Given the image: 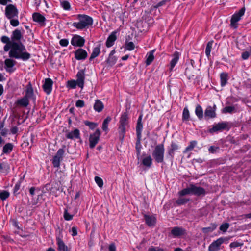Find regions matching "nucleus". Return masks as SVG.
Masks as SVG:
<instances>
[{"mask_svg": "<svg viewBox=\"0 0 251 251\" xmlns=\"http://www.w3.org/2000/svg\"><path fill=\"white\" fill-rule=\"evenodd\" d=\"M22 37L21 32L18 29L14 30L12 33V40H19Z\"/></svg>", "mask_w": 251, "mask_h": 251, "instance_id": "36", "label": "nucleus"}, {"mask_svg": "<svg viewBox=\"0 0 251 251\" xmlns=\"http://www.w3.org/2000/svg\"><path fill=\"white\" fill-rule=\"evenodd\" d=\"M250 54H251V47H250L249 51H246L242 53V57L244 60L247 59L249 58Z\"/></svg>", "mask_w": 251, "mask_h": 251, "instance_id": "50", "label": "nucleus"}, {"mask_svg": "<svg viewBox=\"0 0 251 251\" xmlns=\"http://www.w3.org/2000/svg\"><path fill=\"white\" fill-rule=\"evenodd\" d=\"M117 31H113L108 37L105 43L106 46L108 48L111 47L114 45V43L117 39Z\"/></svg>", "mask_w": 251, "mask_h": 251, "instance_id": "16", "label": "nucleus"}, {"mask_svg": "<svg viewBox=\"0 0 251 251\" xmlns=\"http://www.w3.org/2000/svg\"><path fill=\"white\" fill-rule=\"evenodd\" d=\"M16 104L22 107H26L29 104V100L24 96L17 100Z\"/></svg>", "mask_w": 251, "mask_h": 251, "instance_id": "28", "label": "nucleus"}, {"mask_svg": "<svg viewBox=\"0 0 251 251\" xmlns=\"http://www.w3.org/2000/svg\"><path fill=\"white\" fill-rule=\"evenodd\" d=\"M68 139L75 140L80 138V132L78 129H75L73 131L68 132L66 135Z\"/></svg>", "mask_w": 251, "mask_h": 251, "instance_id": "18", "label": "nucleus"}, {"mask_svg": "<svg viewBox=\"0 0 251 251\" xmlns=\"http://www.w3.org/2000/svg\"><path fill=\"white\" fill-rule=\"evenodd\" d=\"M216 228V226H214L213 227H204L202 228V231L204 233H208L213 231Z\"/></svg>", "mask_w": 251, "mask_h": 251, "instance_id": "55", "label": "nucleus"}, {"mask_svg": "<svg viewBox=\"0 0 251 251\" xmlns=\"http://www.w3.org/2000/svg\"><path fill=\"white\" fill-rule=\"evenodd\" d=\"M226 126V123H218V124L214 126L212 128L210 129L209 131L210 132H216L225 129Z\"/></svg>", "mask_w": 251, "mask_h": 251, "instance_id": "25", "label": "nucleus"}, {"mask_svg": "<svg viewBox=\"0 0 251 251\" xmlns=\"http://www.w3.org/2000/svg\"><path fill=\"white\" fill-rule=\"evenodd\" d=\"M75 57L77 60L85 59L87 57V53L82 49H78L75 52Z\"/></svg>", "mask_w": 251, "mask_h": 251, "instance_id": "13", "label": "nucleus"}, {"mask_svg": "<svg viewBox=\"0 0 251 251\" xmlns=\"http://www.w3.org/2000/svg\"><path fill=\"white\" fill-rule=\"evenodd\" d=\"M95 181L100 188H102L103 187V182L100 177L99 176H95Z\"/></svg>", "mask_w": 251, "mask_h": 251, "instance_id": "44", "label": "nucleus"}, {"mask_svg": "<svg viewBox=\"0 0 251 251\" xmlns=\"http://www.w3.org/2000/svg\"><path fill=\"white\" fill-rule=\"evenodd\" d=\"M53 85V81L50 78H46L45 80L44 83L43 85V88L44 91L47 94H50L52 91V87Z\"/></svg>", "mask_w": 251, "mask_h": 251, "instance_id": "11", "label": "nucleus"}, {"mask_svg": "<svg viewBox=\"0 0 251 251\" xmlns=\"http://www.w3.org/2000/svg\"><path fill=\"white\" fill-rule=\"evenodd\" d=\"M10 24L14 27L17 26L19 25V22L17 19H10Z\"/></svg>", "mask_w": 251, "mask_h": 251, "instance_id": "54", "label": "nucleus"}, {"mask_svg": "<svg viewBox=\"0 0 251 251\" xmlns=\"http://www.w3.org/2000/svg\"><path fill=\"white\" fill-rule=\"evenodd\" d=\"M155 50H153L149 52L146 55V64L147 65H149L153 61L154 59V53Z\"/></svg>", "mask_w": 251, "mask_h": 251, "instance_id": "27", "label": "nucleus"}, {"mask_svg": "<svg viewBox=\"0 0 251 251\" xmlns=\"http://www.w3.org/2000/svg\"><path fill=\"white\" fill-rule=\"evenodd\" d=\"M104 108V105L102 102L100 100H96L94 105V110L98 112H101Z\"/></svg>", "mask_w": 251, "mask_h": 251, "instance_id": "30", "label": "nucleus"}, {"mask_svg": "<svg viewBox=\"0 0 251 251\" xmlns=\"http://www.w3.org/2000/svg\"><path fill=\"white\" fill-rule=\"evenodd\" d=\"M152 158L150 156L145 157L142 160L143 164L148 167H150L152 164Z\"/></svg>", "mask_w": 251, "mask_h": 251, "instance_id": "33", "label": "nucleus"}, {"mask_svg": "<svg viewBox=\"0 0 251 251\" xmlns=\"http://www.w3.org/2000/svg\"><path fill=\"white\" fill-rule=\"evenodd\" d=\"M4 64L5 68L7 72L10 73L14 72L15 69L13 67L16 64V61L15 60L10 58H7L5 59Z\"/></svg>", "mask_w": 251, "mask_h": 251, "instance_id": "12", "label": "nucleus"}, {"mask_svg": "<svg viewBox=\"0 0 251 251\" xmlns=\"http://www.w3.org/2000/svg\"><path fill=\"white\" fill-rule=\"evenodd\" d=\"M164 151L165 149L163 144H159L155 146L152 155L157 163L163 162Z\"/></svg>", "mask_w": 251, "mask_h": 251, "instance_id": "3", "label": "nucleus"}, {"mask_svg": "<svg viewBox=\"0 0 251 251\" xmlns=\"http://www.w3.org/2000/svg\"><path fill=\"white\" fill-rule=\"evenodd\" d=\"M1 41L3 43H6V44H9V43H11L12 42H14V41H12V42L10 41L9 38L8 37L5 36H3L1 37Z\"/></svg>", "mask_w": 251, "mask_h": 251, "instance_id": "56", "label": "nucleus"}, {"mask_svg": "<svg viewBox=\"0 0 251 251\" xmlns=\"http://www.w3.org/2000/svg\"><path fill=\"white\" fill-rule=\"evenodd\" d=\"M85 43L84 39L78 35H74L71 41V44L76 47H82Z\"/></svg>", "mask_w": 251, "mask_h": 251, "instance_id": "8", "label": "nucleus"}, {"mask_svg": "<svg viewBox=\"0 0 251 251\" xmlns=\"http://www.w3.org/2000/svg\"><path fill=\"white\" fill-rule=\"evenodd\" d=\"M213 45V41H211L208 42L206 49H205V53L207 57H209L210 55L211 50L212 49V46Z\"/></svg>", "mask_w": 251, "mask_h": 251, "instance_id": "41", "label": "nucleus"}, {"mask_svg": "<svg viewBox=\"0 0 251 251\" xmlns=\"http://www.w3.org/2000/svg\"><path fill=\"white\" fill-rule=\"evenodd\" d=\"M185 233V230L179 227H176L173 228L171 230V234L174 237H179L184 235Z\"/></svg>", "mask_w": 251, "mask_h": 251, "instance_id": "20", "label": "nucleus"}, {"mask_svg": "<svg viewBox=\"0 0 251 251\" xmlns=\"http://www.w3.org/2000/svg\"><path fill=\"white\" fill-rule=\"evenodd\" d=\"M32 18L34 22L41 25L44 24L45 21V17L39 13H34L32 15Z\"/></svg>", "mask_w": 251, "mask_h": 251, "instance_id": "22", "label": "nucleus"}, {"mask_svg": "<svg viewBox=\"0 0 251 251\" xmlns=\"http://www.w3.org/2000/svg\"><path fill=\"white\" fill-rule=\"evenodd\" d=\"M61 5L66 10H68L70 9V4L68 1H61Z\"/></svg>", "mask_w": 251, "mask_h": 251, "instance_id": "47", "label": "nucleus"}, {"mask_svg": "<svg viewBox=\"0 0 251 251\" xmlns=\"http://www.w3.org/2000/svg\"><path fill=\"white\" fill-rule=\"evenodd\" d=\"M100 53V47H96L93 50L92 53L91 55L90 59H93L97 57Z\"/></svg>", "mask_w": 251, "mask_h": 251, "instance_id": "38", "label": "nucleus"}, {"mask_svg": "<svg viewBox=\"0 0 251 251\" xmlns=\"http://www.w3.org/2000/svg\"><path fill=\"white\" fill-rule=\"evenodd\" d=\"M189 201V199L179 198L177 201L176 203L178 204H183Z\"/></svg>", "mask_w": 251, "mask_h": 251, "instance_id": "51", "label": "nucleus"}, {"mask_svg": "<svg viewBox=\"0 0 251 251\" xmlns=\"http://www.w3.org/2000/svg\"><path fill=\"white\" fill-rule=\"evenodd\" d=\"M234 110V107L232 106H226L225 107L223 110V113H231Z\"/></svg>", "mask_w": 251, "mask_h": 251, "instance_id": "53", "label": "nucleus"}, {"mask_svg": "<svg viewBox=\"0 0 251 251\" xmlns=\"http://www.w3.org/2000/svg\"><path fill=\"white\" fill-rule=\"evenodd\" d=\"M84 124L85 125L88 126L91 129H94L98 126V124L97 123L90 122L88 121H84Z\"/></svg>", "mask_w": 251, "mask_h": 251, "instance_id": "43", "label": "nucleus"}, {"mask_svg": "<svg viewBox=\"0 0 251 251\" xmlns=\"http://www.w3.org/2000/svg\"><path fill=\"white\" fill-rule=\"evenodd\" d=\"M148 251H164L162 248L159 247H151L148 249Z\"/></svg>", "mask_w": 251, "mask_h": 251, "instance_id": "60", "label": "nucleus"}, {"mask_svg": "<svg viewBox=\"0 0 251 251\" xmlns=\"http://www.w3.org/2000/svg\"><path fill=\"white\" fill-rule=\"evenodd\" d=\"M77 86L82 89L84 85V73L83 71H79L76 75Z\"/></svg>", "mask_w": 251, "mask_h": 251, "instance_id": "15", "label": "nucleus"}, {"mask_svg": "<svg viewBox=\"0 0 251 251\" xmlns=\"http://www.w3.org/2000/svg\"><path fill=\"white\" fill-rule=\"evenodd\" d=\"M109 251H116V246L114 244H111L109 246Z\"/></svg>", "mask_w": 251, "mask_h": 251, "instance_id": "63", "label": "nucleus"}, {"mask_svg": "<svg viewBox=\"0 0 251 251\" xmlns=\"http://www.w3.org/2000/svg\"><path fill=\"white\" fill-rule=\"evenodd\" d=\"M245 11V8H242L238 12L235 13L232 16L230 20V25L232 28H237L238 27V22L240 20L241 17L244 15Z\"/></svg>", "mask_w": 251, "mask_h": 251, "instance_id": "4", "label": "nucleus"}, {"mask_svg": "<svg viewBox=\"0 0 251 251\" xmlns=\"http://www.w3.org/2000/svg\"><path fill=\"white\" fill-rule=\"evenodd\" d=\"M75 17L77 21L73 23L72 26L78 30L88 28L93 23L92 18L88 15L78 14Z\"/></svg>", "mask_w": 251, "mask_h": 251, "instance_id": "2", "label": "nucleus"}, {"mask_svg": "<svg viewBox=\"0 0 251 251\" xmlns=\"http://www.w3.org/2000/svg\"><path fill=\"white\" fill-rule=\"evenodd\" d=\"M10 165L7 163H0V172L6 175L10 170Z\"/></svg>", "mask_w": 251, "mask_h": 251, "instance_id": "29", "label": "nucleus"}, {"mask_svg": "<svg viewBox=\"0 0 251 251\" xmlns=\"http://www.w3.org/2000/svg\"><path fill=\"white\" fill-rule=\"evenodd\" d=\"M128 119V117L127 113H124L122 115L120 121L121 126L119 128L121 129L123 132H125V127L127 124Z\"/></svg>", "mask_w": 251, "mask_h": 251, "instance_id": "19", "label": "nucleus"}, {"mask_svg": "<svg viewBox=\"0 0 251 251\" xmlns=\"http://www.w3.org/2000/svg\"><path fill=\"white\" fill-rule=\"evenodd\" d=\"M180 54L177 51H175L172 55H171V60L170 62L169 65V70L170 71H172L174 67L177 63Z\"/></svg>", "mask_w": 251, "mask_h": 251, "instance_id": "9", "label": "nucleus"}, {"mask_svg": "<svg viewBox=\"0 0 251 251\" xmlns=\"http://www.w3.org/2000/svg\"><path fill=\"white\" fill-rule=\"evenodd\" d=\"M75 105L77 107H83L84 106V102L82 100H78L76 102Z\"/></svg>", "mask_w": 251, "mask_h": 251, "instance_id": "61", "label": "nucleus"}, {"mask_svg": "<svg viewBox=\"0 0 251 251\" xmlns=\"http://www.w3.org/2000/svg\"><path fill=\"white\" fill-rule=\"evenodd\" d=\"M28 100L31 99L35 100V98L34 96L33 90L31 84L29 83L27 86L26 90L25 95V96Z\"/></svg>", "mask_w": 251, "mask_h": 251, "instance_id": "21", "label": "nucleus"}, {"mask_svg": "<svg viewBox=\"0 0 251 251\" xmlns=\"http://www.w3.org/2000/svg\"><path fill=\"white\" fill-rule=\"evenodd\" d=\"M71 232H72L71 234L73 236H76L77 234V228L75 227H73L71 229Z\"/></svg>", "mask_w": 251, "mask_h": 251, "instance_id": "62", "label": "nucleus"}, {"mask_svg": "<svg viewBox=\"0 0 251 251\" xmlns=\"http://www.w3.org/2000/svg\"><path fill=\"white\" fill-rule=\"evenodd\" d=\"M178 194L180 197H182L186 195L192 194V185L179 191Z\"/></svg>", "mask_w": 251, "mask_h": 251, "instance_id": "31", "label": "nucleus"}, {"mask_svg": "<svg viewBox=\"0 0 251 251\" xmlns=\"http://www.w3.org/2000/svg\"><path fill=\"white\" fill-rule=\"evenodd\" d=\"M12 148L13 146L12 145V144L10 143L7 144L4 146L3 149V151L4 153H8L12 151Z\"/></svg>", "mask_w": 251, "mask_h": 251, "instance_id": "42", "label": "nucleus"}, {"mask_svg": "<svg viewBox=\"0 0 251 251\" xmlns=\"http://www.w3.org/2000/svg\"><path fill=\"white\" fill-rule=\"evenodd\" d=\"M77 86V82L75 80H69L67 82L66 86L70 89H75Z\"/></svg>", "mask_w": 251, "mask_h": 251, "instance_id": "37", "label": "nucleus"}, {"mask_svg": "<svg viewBox=\"0 0 251 251\" xmlns=\"http://www.w3.org/2000/svg\"><path fill=\"white\" fill-rule=\"evenodd\" d=\"M229 226V225L228 223H224L221 225L220 227V230L223 232H226Z\"/></svg>", "mask_w": 251, "mask_h": 251, "instance_id": "52", "label": "nucleus"}, {"mask_svg": "<svg viewBox=\"0 0 251 251\" xmlns=\"http://www.w3.org/2000/svg\"><path fill=\"white\" fill-rule=\"evenodd\" d=\"M225 239L220 237L212 242L208 247V251H218L220 249L221 245L224 242Z\"/></svg>", "mask_w": 251, "mask_h": 251, "instance_id": "7", "label": "nucleus"}, {"mask_svg": "<svg viewBox=\"0 0 251 251\" xmlns=\"http://www.w3.org/2000/svg\"><path fill=\"white\" fill-rule=\"evenodd\" d=\"M146 224L150 226H154L156 223V218L153 216L145 215Z\"/></svg>", "mask_w": 251, "mask_h": 251, "instance_id": "26", "label": "nucleus"}, {"mask_svg": "<svg viewBox=\"0 0 251 251\" xmlns=\"http://www.w3.org/2000/svg\"><path fill=\"white\" fill-rule=\"evenodd\" d=\"M189 111L187 107H185L183 111L182 119L183 121H188L189 119Z\"/></svg>", "mask_w": 251, "mask_h": 251, "instance_id": "40", "label": "nucleus"}, {"mask_svg": "<svg viewBox=\"0 0 251 251\" xmlns=\"http://www.w3.org/2000/svg\"><path fill=\"white\" fill-rule=\"evenodd\" d=\"M216 109V106L214 105L213 107L208 106L205 110L204 114L205 117L213 118L216 117L215 111Z\"/></svg>", "mask_w": 251, "mask_h": 251, "instance_id": "14", "label": "nucleus"}, {"mask_svg": "<svg viewBox=\"0 0 251 251\" xmlns=\"http://www.w3.org/2000/svg\"><path fill=\"white\" fill-rule=\"evenodd\" d=\"M64 151L60 149L58 150L56 155L53 157L52 163L55 167H58L60 165V162L62 158Z\"/></svg>", "mask_w": 251, "mask_h": 251, "instance_id": "10", "label": "nucleus"}, {"mask_svg": "<svg viewBox=\"0 0 251 251\" xmlns=\"http://www.w3.org/2000/svg\"><path fill=\"white\" fill-rule=\"evenodd\" d=\"M56 244L58 250L60 251H71L70 249L66 245L63 240L60 238H56Z\"/></svg>", "mask_w": 251, "mask_h": 251, "instance_id": "17", "label": "nucleus"}, {"mask_svg": "<svg viewBox=\"0 0 251 251\" xmlns=\"http://www.w3.org/2000/svg\"><path fill=\"white\" fill-rule=\"evenodd\" d=\"M16 42H12L9 44H6L4 47V50L5 51H8L10 49H12V46L14 43Z\"/></svg>", "mask_w": 251, "mask_h": 251, "instance_id": "58", "label": "nucleus"}, {"mask_svg": "<svg viewBox=\"0 0 251 251\" xmlns=\"http://www.w3.org/2000/svg\"><path fill=\"white\" fill-rule=\"evenodd\" d=\"M9 56L10 57L21 59L24 61H27L30 58V54L28 53L25 46L21 43H15L13 44L12 49L10 50Z\"/></svg>", "mask_w": 251, "mask_h": 251, "instance_id": "1", "label": "nucleus"}, {"mask_svg": "<svg viewBox=\"0 0 251 251\" xmlns=\"http://www.w3.org/2000/svg\"><path fill=\"white\" fill-rule=\"evenodd\" d=\"M64 219L66 220L69 221L71 220L73 218V216L68 213L67 211L65 212L64 214Z\"/></svg>", "mask_w": 251, "mask_h": 251, "instance_id": "59", "label": "nucleus"}, {"mask_svg": "<svg viewBox=\"0 0 251 251\" xmlns=\"http://www.w3.org/2000/svg\"><path fill=\"white\" fill-rule=\"evenodd\" d=\"M192 194L200 196L205 194V190L201 187H197L194 185H192Z\"/></svg>", "mask_w": 251, "mask_h": 251, "instance_id": "23", "label": "nucleus"}, {"mask_svg": "<svg viewBox=\"0 0 251 251\" xmlns=\"http://www.w3.org/2000/svg\"><path fill=\"white\" fill-rule=\"evenodd\" d=\"M117 60V58L116 56L109 55L107 59V62L109 65L113 66L116 63Z\"/></svg>", "mask_w": 251, "mask_h": 251, "instance_id": "39", "label": "nucleus"}, {"mask_svg": "<svg viewBox=\"0 0 251 251\" xmlns=\"http://www.w3.org/2000/svg\"><path fill=\"white\" fill-rule=\"evenodd\" d=\"M135 46L132 42H129L126 44V48L128 50H132L134 49Z\"/></svg>", "mask_w": 251, "mask_h": 251, "instance_id": "48", "label": "nucleus"}, {"mask_svg": "<svg viewBox=\"0 0 251 251\" xmlns=\"http://www.w3.org/2000/svg\"><path fill=\"white\" fill-rule=\"evenodd\" d=\"M142 115H140L138 119L137 126H136V132L138 138H140L141 133L143 129V125L142 124Z\"/></svg>", "mask_w": 251, "mask_h": 251, "instance_id": "24", "label": "nucleus"}, {"mask_svg": "<svg viewBox=\"0 0 251 251\" xmlns=\"http://www.w3.org/2000/svg\"><path fill=\"white\" fill-rule=\"evenodd\" d=\"M243 245V243L239 242L237 241L233 242L230 243V247L231 248H235L238 247H241Z\"/></svg>", "mask_w": 251, "mask_h": 251, "instance_id": "49", "label": "nucleus"}, {"mask_svg": "<svg viewBox=\"0 0 251 251\" xmlns=\"http://www.w3.org/2000/svg\"><path fill=\"white\" fill-rule=\"evenodd\" d=\"M195 114L199 119H201L203 117V112L202 107L198 105L195 109Z\"/></svg>", "mask_w": 251, "mask_h": 251, "instance_id": "34", "label": "nucleus"}, {"mask_svg": "<svg viewBox=\"0 0 251 251\" xmlns=\"http://www.w3.org/2000/svg\"><path fill=\"white\" fill-rule=\"evenodd\" d=\"M228 80V75L226 73H222L220 75L221 85L224 86L227 83Z\"/></svg>", "mask_w": 251, "mask_h": 251, "instance_id": "32", "label": "nucleus"}, {"mask_svg": "<svg viewBox=\"0 0 251 251\" xmlns=\"http://www.w3.org/2000/svg\"><path fill=\"white\" fill-rule=\"evenodd\" d=\"M18 11L15 6L12 4L8 5L5 8V15L8 19L17 17Z\"/></svg>", "mask_w": 251, "mask_h": 251, "instance_id": "6", "label": "nucleus"}, {"mask_svg": "<svg viewBox=\"0 0 251 251\" xmlns=\"http://www.w3.org/2000/svg\"><path fill=\"white\" fill-rule=\"evenodd\" d=\"M59 44L63 47H66L69 44V41L67 39H63L60 40Z\"/></svg>", "mask_w": 251, "mask_h": 251, "instance_id": "57", "label": "nucleus"}, {"mask_svg": "<svg viewBox=\"0 0 251 251\" xmlns=\"http://www.w3.org/2000/svg\"><path fill=\"white\" fill-rule=\"evenodd\" d=\"M111 120V118L110 117H107L103 121L102 125V129L103 131H105L106 133L108 131V126L109 123Z\"/></svg>", "mask_w": 251, "mask_h": 251, "instance_id": "35", "label": "nucleus"}, {"mask_svg": "<svg viewBox=\"0 0 251 251\" xmlns=\"http://www.w3.org/2000/svg\"><path fill=\"white\" fill-rule=\"evenodd\" d=\"M9 196V193L6 191H3L0 193V198L2 200H6Z\"/></svg>", "mask_w": 251, "mask_h": 251, "instance_id": "46", "label": "nucleus"}, {"mask_svg": "<svg viewBox=\"0 0 251 251\" xmlns=\"http://www.w3.org/2000/svg\"><path fill=\"white\" fill-rule=\"evenodd\" d=\"M10 2V0H0V4L5 5L8 2Z\"/></svg>", "mask_w": 251, "mask_h": 251, "instance_id": "64", "label": "nucleus"}, {"mask_svg": "<svg viewBox=\"0 0 251 251\" xmlns=\"http://www.w3.org/2000/svg\"><path fill=\"white\" fill-rule=\"evenodd\" d=\"M101 133L99 129H97L95 132L90 134L89 138V147L94 148L99 142Z\"/></svg>", "mask_w": 251, "mask_h": 251, "instance_id": "5", "label": "nucleus"}, {"mask_svg": "<svg viewBox=\"0 0 251 251\" xmlns=\"http://www.w3.org/2000/svg\"><path fill=\"white\" fill-rule=\"evenodd\" d=\"M197 145V142L195 141H192L190 143L189 146L186 148L185 152L189 151L192 150Z\"/></svg>", "mask_w": 251, "mask_h": 251, "instance_id": "45", "label": "nucleus"}]
</instances>
